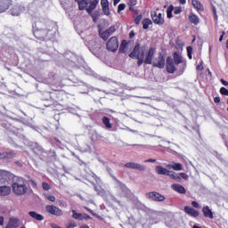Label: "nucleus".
<instances>
[{"label": "nucleus", "instance_id": "1", "mask_svg": "<svg viewBox=\"0 0 228 228\" xmlns=\"http://www.w3.org/2000/svg\"><path fill=\"white\" fill-rule=\"evenodd\" d=\"M12 191L15 195L21 197L28 193V185L26 184V179L20 177L12 184Z\"/></svg>", "mask_w": 228, "mask_h": 228}, {"label": "nucleus", "instance_id": "2", "mask_svg": "<svg viewBox=\"0 0 228 228\" xmlns=\"http://www.w3.org/2000/svg\"><path fill=\"white\" fill-rule=\"evenodd\" d=\"M78 4V10H86L89 15H92V12L97 8L99 0H75Z\"/></svg>", "mask_w": 228, "mask_h": 228}, {"label": "nucleus", "instance_id": "3", "mask_svg": "<svg viewBox=\"0 0 228 228\" xmlns=\"http://www.w3.org/2000/svg\"><path fill=\"white\" fill-rule=\"evenodd\" d=\"M118 37H111L106 43V49L109 53H117L118 51Z\"/></svg>", "mask_w": 228, "mask_h": 228}, {"label": "nucleus", "instance_id": "4", "mask_svg": "<svg viewBox=\"0 0 228 228\" xmlns=\"http://www.w3.org/2000/svg\"><path fill=\"white\" fill-rule=\"evenodd\" d=\"M151 15L154 24H157L158 26H163V24H165V18H163V14L161 12L152 11Z\"/></svg>", "mask_w": 228, "mask_h": 228}, {"label": "nucleus", "instance_id": "5", "mask_svg": "<svg viewBox=\"0 0 228 228\" xmlns=\"http://www.w3.org/2000/svg\"><path fill=\"white\" fill-rule=\"evenodd\" d=\"M45 210L49 215H53L54 216H63V210L54 205H46Z\"/></svg>", "mask_w": 228, "mask_h": 228}, {"label": "nucleus", "instance_id": "6", "mask_svg": "<svg viewBox=\"0 0 228 228\" xmlns=\"http://www.w3.org/2000/svg\"><path fill=\"white\" fill-rule=\"evenodd\" d=\"M147 199L153 200L154 202H163L165 201V196L158 191H151L146 194Z\"/></svg>", "mask_w": 228, "mask_h": 228}, {"label": "nucleus", "instance_id": "7", "mask_svg": "<svg viewBox=\"0 0 228 228\" xmlns=\"http://www.w3.org/2000/svg\"><path fill=\"white\" fill-rule=\"evenodd\" d=\"M154 54H156V48L151 47L144 56L145 65H152V60L154 58Z\"/></svg>", "mask_w": 228, "mask_h": 228}, {"label": "nucleus", "instance_id": "8", "mask_svg": "<svg viewBox=\"0 0 228 228\" xmlns=\"http://www.w3.org/2000/svg\"><path fill=\"white\" fill-rule=\"evenodd\" d=\"M117 31V28H115V26H110L109 28H107L105 31L103 32H100V38L102 40H108V38H110V37H111V35H113V33H115Z\"/></svg>", "mask_w": 228, "mask_h": 228}, {"label": "nucleus", "instance_id": "9", "mask_svg": "<svg viewBox=\"0 0 228 228\" xmlns=\"http://www.w3.org/2000/svg\"><path fill=\"white\" fill-rule=\"evenodd\" d=\"M166 69L168 74H174V72L177 70V69L175 68V65L174 64V59L170 56L167 58Z\"/></svg>", "mask_w": 228, "mask_h": 228}, {"label": "nucleus", "instance_id": "10", "mask_svg": "<svg viewBox=\"0 0 228 228\" xmlns=\"http://www.w3.org/2000/svg\"><path fill=\"white\" fill-rule=\"evenodd\" d=\"M165 55L163 53H159V57L153 61V67H156L157 69H165Z\"/></svg>", "mask_w": 228, "mask_h": 228}, {"label": "nucleus", "instance_id": "11", "mask_svg": "<svg viewBox=\"0 0 228 228\" xmlns=\"http://www.w3.org/2000/svg\"><path fill=\"white\" fill-rule=\"evenodd\" d=\"M72 218L74 220H92V217L88 216L86 213H77L76 210H72Z\"/></svg>", "mask_w": 228, "mask_h": 228}, {"label": "nucleus", "instance_id": "12", "mask_svg": "<svg viewBox=\"0 0 228 228\" xmlns=\"http://www.w3.org/2000/svg\"><path fill=\"white\" fill-rule=\"evenodd\" d=\"M142 48L140 47V43H136L133 52L129 54V58L132 60H136V58H140L142 56Z\"/></svg>", "mask_w": 228, "mask_h": 228}, {"label": "nucleus", "instance_id": "13", "mask_svg": "<svg viewBox=\"0 0 228 228\" xmlns=\"http://www.w3.org/2000/svg\"><path fill=\"white\" fill-rule=\"evenodd\" d=\"M126 168H132L133 170H139L140 172H143L145 170V167L141 164L134 162H127L125 164Z\"/></svg>", "mask_w": 228, "mask_h": 228}, {"label": "nucleus", "instance_id": "14", "mask_svg": "<svg viewBox=\"0 0 228 228\" xmlns=\"http://www.w3.org/2000/svg\"><path fill=\"white\" fill-rule=\"evenodd\" d=\"M183 211L186 213V215H189V216H192V218H197V216L200 215V212L190 206H185Z\"/></svg>", "mask_w": 228, "mask_h": 228}, {"label": "nucleus", "instance_id": "15", "mask_svg": "<svg viewBox=\"0 0 228 228\" xmlns=\"http://www.w3.org/2000/svg\"><path fill=\"white\" fill-rule=\"evenodd\" d=\"M12 6V0H0V13H4Z\"/></svg>", "mask_w": 228, "mask_h": 228}, {"label": "nucleus", "instance_id": "16", "mask_svg": "<svg viewBox=\"0 0 228 228\" xmlns=\"http://www.w3.org/2000/svg\"><path fill=\"white\" fill-rule=\"evenodd\" d=\"M202 213L205 218H209L210 220H213V218H215V216L213 215V211L211 210V208H209V206L203 207Z\"/></svg>", "mask_w": 228, "mask_h": 228}, {"label": "nucleus", "instance_id": "17", "mask_svg": "<svg viewBox=\"0 0 228 228\" xmlns=\"http://www.w3.org/2000/svg\"><path fill=\"white\" fill-rule=\"evenodd\" d=\"M172 190H174V191H176L177 193H181L182 195L186 194V189L184 188V186L179 184V183H173L171 185Z\"/></svg>", "mask_w": 228, "mask_h": 228}, {"label": "nucleus", "instance_id": "18", "mask_svg": "<svg viewBox=\"0 0 228 228\" xmlns=\"http://www.w3.org/2000/svg\"><path fill=\"white\" fill-rule=\"evenodd\" d=\"M12 193V187L7 185L0 186V197H7Z\"/></svg>", "mask_w": 228, "mask_h": 228}, {"label": "nucleus", "instance_id": "19", "mask_svg": "<svg viewBox=\"0 0 228 228\" xmlns=\"http://www.w3.org/2000/svg\"><path fill=\"white\" fill-rule=\"evenodd\" d=\"M191 4L195 10H197L198 13L200 12H204V5L199 0H191Z\"/></svg>", "mask_w": 228, "mask_h": 228}, {"label": "nucleus", "instance_id": "20", "mask_svg": "<svg viewBox=\"0 0 228 228\" xmlns=\"http://www.w3.org/2000/svg\"><path fill=\"white\" fill-rule=\"evenodd\" d=\"M188 19H189V21L191 22V24H194V26H197L200 22V19H199V16H197L193 12H191L189 14Z\"/></svg>", "mask_w": 228, "mask_h": 228}, {"label": "nucleus", "instance_id": "21", "mask_svg": "<svg viewBox=\"0 0 228 228\" xmlns=\"http://www.w3.org/2000/svg\"><path fill=\"white\" fill-rule=\"evenodd\" d=\"M167 168H169V169L172 168L173 170L179 172V171L183 170V164L172 162V164H169L167 166Z\"/></svg>", "mask_w": 228, "mask_h": 228}, {"label": "nucleus", "instance_id": "22", "mask_svg": "<svg viewBox=\"0 0 228 228\" xmlns=\"http://www.w3.org/2000/svg\"><path fill=\"white\" fill-rule=\"evenodd\" d=\"M156 172L159 175H167L168 174H170V171H168V169L163 167L162 166H157Z\"/></svg>", "mask_w": 228, "mask_h": 228}, {"label": "nucleus", "instance_id": "23", "mask_svg": "<svg viewBox=\"0 0 228 228\" xmlns=\"http://www.w3.org/2000/svg\"><path fill=\"white\" fill-rule=\"evenodd\" d=\"M19 227V219L17 218H10L5 228H17Z\"/></svg>", "mask_w": 228, "mask_h": 228}, {"label": "nucleus", "instance_id": "24", "mask_svg": "<svg viewBox=\"0 0 228 228\" xmlns=\"http://www.w3.org/2000/svg\"><path fill=\"white\" fill-rule=\"evenodd\" d=\"M15 156V153L13 151H5L2 152L0 151V159H7L8 158H13Z\"/></svg>", "mask_w": 228, "mask_h": 228}, {"label": "nucleus", "instance_id": "25", "mask_svg": "<svg viewBox=\"0 0 228 228\" xmlns=\"http://www.w3.org/2000/svg\"><path fill=\"white\" fill-rule=\"evenodd\" d=\"M29 216H31V218H34L35 220H38L39 222H42V220H44V216L35 212V211H30L28 213Z\"/></svg>", "mask_w": 228, "mask_h": 228}, {"label": "nucleus", "instance_id": "26", "mask_svg": "<svg viewBox=\"0 0 228 228\" xmlns=\"http://www.w3.org/2000/svg\"><path fill=\"white\" fill-rule=\"evenodd\" d=\"M173 58H174L173 61L175 63V65H180V63H183V57L179 55V53L175 52L173 54Z\"/></svg>", "mask_w": 228, "mask_h": 228}, {"label": "nucleus", "instance_id": "27", "mask_svg": "<svg viewBox=\"0 0 228 228\" xmlns=\"http://www.w3.org/2000/svg\"><path fill=\"white\" fill-rule=\"evenodd\" d=\"M145 52H142L141 56L140 57H136L135 60H138L137 64L138 67H142V65H143V63H145Z\"/></svg>", "mask_w": 228, "mask_h": 228}, {"label": "nucleus", "instance_id": "28", "mask_svg": "<svg viewBox=\"0 0 228 228\" xmlns=\"http://www.w3.org/2000/svg\"><path fill=\"white\" fill-rule=\"evenodd\" d=\"M102 124H104L107 129H111L113 127V125H111L110 123V118L106 116L102 118Z\"/></svg>", "mask_w": 228, "mask_h": 228}, {"label": "nucleus", "instance_id": "29", "mask_svg": "<svg viewBox=\"0 0 228 228\" xmlns=\"http://www.w3.org/2000/svg\"><path fill=\"white\" fill-rule=\"evenodd\" d=\"M168 177H170L171 179H174L175 181H177V183H181L182 179L179 175H177L176 173L169 171L168 173Z\"/></svg>", "mask_w": 228, "mask_h": 228}, {"label": "nucleus", "instance_id": "30", "mask_svg": "<svg viewBox=\"0 0 228 228\" xmlns=\"http://www.w3.org/2000/svg\"><path fill=\"white\" fill-rule=\"evenodd\" d=\"M152 24V20L149 18H145L142 20V28L144 29H149V27Z\"/></svg>", "mask_w": 228, "mask_h": 228}, {"label": "nucleus", "instance_id": "31", "mask_svg": "<svg viewBox=\"0 0 228 228\" xmlns=\"http://www.w3.org/2000/svg\"><path fill=\"white\" fill-rule=\"evenodd\" d=\"M127 49V41L126 39L122 40L120 46H119V53H126V50Z\"/></svg>", "mask_w": 228, "mask_h": 228}, {"label": "nucleus", "instance_id": "32", "mask_svg": "<svg viewBox=\"0 0 228 228\" xmlns=\"http://www.w3.org/2000/svg\"><path fill=\"white\" fill-rule=\"evenodd\" d=\"M11 14L14 17H19V15H20V8L17 6L13 7L12 9H11Z\"/></svg>", "mask_w": 228, "mask_h": 228}, {"label": "nucleus", "instance_id": "33", "mask_svg": "<svg viewBox=\"0 0 228 228\" xmlns=\"http://www.w3.org/2000/svg\"><path fill=\"white\" fill-rule=\"evenodd\" d=\"M172 12H174V5H169L167 9V19H172L174 17Z\"/></svg>", "mask_w": 228, "mask_h": 228}, {"label": "nucleus", "instance_id": "34", "mask_svg": "<svg viewBox=\"0 0 228 228\" xmlns=\"http://www.w3.org/2000/svg\"><path fill=\"white\" fill-rule=\"evenodd\" d=\"M192 54H193V47L188 46L187 47V55H188L189 60H193Z\"/></svg>", "mask_w": 228, "mask_h": 228}, {"label": "nucleus", "instance_id": "35", "mask_svg": "<svg viewBox=\"0 0 228 228\" xmlns=\"http://www.w3.org/2000/svg\"><path fill=\"white\" fill-rule=\"evenodd\" d=\"M44 195H45V199H47V200H50V202H56V197L47 194V193H45Z\"/></svg>", "mask_w": 228, "mask_h": 228}, {"label": "nucleus", "instance_id": "36", "mask_svg": "<svg viewBox=\"0 0 228 228\" xmlns=\"http://www.w3.org/2000/svg\"><path fill=\"white\" fill-rule=\"evenodd\" d=\"M143 19V16L142 14H139L137 15L134 21V24H136L138 26V24H140V22H142V20Z\"/></svg>", "mask_w": 228, "mask_h": 228}, {"label": "nucleus", "instance_id": "37", "mask_svg": "<svg viewBox=\"0 0 228 228\" xmlns=\"http://www.w3.org/2000/svg\"><path fill=\"white\" fill-rule=\"evenodd\" d=\"M42 188L45 191H49V190H51V185H49V183H47V182H43Z\"/></svg>", "mask_w": 228, "mask_h": 228}, {"label": "nucleus", "instance_id": "38", "mask_svg": "<svg viewBox=\"0 0 228 228\" xmlns=\"http://www.w3.org/2000/svg\"><path fill=\"white\" fill-rule=\"evenodd\" d=\"M102 8H106L110 6V2L108 0H101Z\"/></svg>", "mask_w": 228, "mask_h": 228}, {"label": "nucleus", "instance_id": "39", "mask_svg": "<svg viewBox=\"0 0 228 228\" xmlns=\"http://www.w3.org/2000/svg\"><path fill=\"white\" fill-rule=\"evenodd\" d=\"M220 94H221V95H226V96H228V89L225 88V87H221V88H220Z\"/></svg>", "mask_w": 228, "mask_h": 228}, {"label": "nucleus", "instance_id": "40", "mask_svg": "<svg viewBox=\"0 0 228 228\" xmlns=\"http://www.w3.org/2000/svg\"><path fill=\"white\" fill-rule=\"evenodd\" d=\"M123 10H126V4H120L118 6V13H120V12H123Z\"/></svg>", "mask_w": 228, "mask_h": 228}, {"label": "nucleus", "instance_id": "41", "mask_svg": "<svg viewBox=\"0 0 228 228\" xmlns=\"http://www.w3.org/2000/svg\"><path fill=\"white\" fill-rule=\"evenodd\" d=\"M175 15H179V13H181V12H183V9L181 7H175L173 10Z\"/></svg>", "mask_w": 228, "mask_h": 228}, {"label": "nucleus", "instance_id": "42", "mask_svg": "<svg viewBox=\"0 0 228 228\" xmlns=\"http://www.w3.org/2000/svg\"><path fill=\"white\" fill-rule=\"evenodd\" d=\"M102 10L104 15H110V6H108V7H102Z\"/></svg>", "mask_w": 228, "mask_h": 228}, {"label": "nucleus", "instance_id": "43", "mask_svg": "<svg viewBox=\"0 0 228 228\" xmlns=\"http://www.w3.org/2000/svg\"><path fill=\"white\" fill-rule=\"evenodd\" d=\"M28 183H30L32 188L34 189L38 188V185L37 184V182H35V180H29Z\"/></svg>", "mask_w": 228, "mask_h": 228}, {"label": "nucleus", "instance_id": "44", "mask_svg": "<svg viewBox=\"0 0 228 228\" xmlns=\"http://www.w3.org/2000/svg\"><path fill=\"white\" fill-rule=\"evenodd\" d=\"M136 3L137 1L136 0H130L127 4L128 6H136Z\"/></svg>", "mask_w": 228, "mask_h": 228}, {"label": "nucleus", "instance_id": "45", "mask_svg": "<svg viewBox=\"0 0 228 228\" xmlns=\"http://www.w3.org/2000/svg\"><path fill=\"white\" fill-rule=\"evenodd\" d=\"M74 227H77V224L76 223H74V222H71L70 224H69L67 225L66 228H74Z\"/></svg>", "mask_w": 228, "mask_h": 228}, {"label": "nucleus", "instance_id": "46", "mask_svg": "<svg viewBox=\"0 0 228 228\" xmlns=\"http://www.w3.org/2000/svg\"><path fill=\"white\" fill-rule=\"evenodd\" d=\"M197 70H204V65H202V62H200L197 67H196Z\"/></svg>", "mask_w": 228, "mask_h": 228}, {"label": "nucleus", "instance_id": "47", "mask_svg": "<svg viewBox=\"0 0 228 228\" xmlns=\"http://www.w3.org/2000/svg\"><path fill=\"white\" fill-rule=\"evenodd\" d=\"M191 206L196 208H200V205L197 201H191Z\"/></svg>", "mask_w": 228, "mask_h": 228}, {"label": "nucleus", "instance_id": "48", "mask_svg": "<svg viewBox=\"0 0 228 228\" xmlns=\"http://www.w3.org/2000/svg\"><path fill=\"white\" fill-rule=\"evenodd\" d=\"M86 209L88 211V213H90L91 215H93V216H97V218H99L98 215L95 214V213H94V210H92V209H90V208H86Z\"/></svg>", "mask_w": 228, "mask_h": 228}, {"label": "nucleus", "instance_id": "49", "mask_svg": "<svg viewBox=\"0 0 228 228\" xmlns=\"http://www.w3.org/2000/svg\"><path fill=\"white\" fill-rule=\"evenodd\" d=\"M144 163H156V159H149L145 160Z\"/></svg>", "mask_w": 228, "mask_h": 228}, {"label": "nucleus", "instance_id": "50", "mask_svg": "<svg viewBox=\"0 0 228 228\" xmlns=\"http://www.w3.org/2000/svg\"><path fill=\"white\" fill-rule=\"evenodd\" d=\"M180 177H182V179H188V175H186V173H180Z\"/></svg>", "mask_w": 228, "mask_h": 228}, {"label": "nucleus", "instance_id": "51", "mask_svg": "<svg viewBox=\"0 0 228 228\" xmlns=\"http://www.w3.org/2000/svg\"><path fill=\"white\" fill-rule=\"evenodd\" d=\"M221 83H222V85H224V86H228V82H227V80H225V79H224V78H221Z\"/></svg>", "mask_w": 228, "mask_h": 228}, {"label": "nucleus", "instance_id": "52", "mask_svg": "<svg viewBox=\"0 0 228 228\" xmlns=\"http://www.w3.org/2000/svg\"><path fill=\"white\" fill-rule=\"evenodd\" d=\"M214 102H216V104L220 103V96H216V97L214 98Z\"/></svg>", "mask_w": 228, "mask_h": 228}, {"label": "nucleus", "instance_id": "53", "mask_svg": "<svg viewBox=\"0 0 228 228\" xmlns=\"http://www.w3.org/2000/svg\"><path fill=\"white\" fill-rule=\"evenodd\" d=\"M224 37H225V31L222 32V35L219 37V42H222V40H224Z\"/></svg>", "mask_w": 228, "mask_h": 228}, {"label": "nucleus", "instance_id": "54", "mask_svg": "<svg viewBox=\"0 0 228 228\" xmlns=\"http://www.w3.org/2000/svg\"><path fill=\"white\" fill-rule=\"evenodd\" d=\"M4 217L0 216V225H4Z\"/></svg>", "mask_w": 228, "mask_h": 228}, {"label": "nucleus", "instance_id": "55", "mask_svg": "<svg viewBox=\"0 0 228 228\" xmlns=\"http://www.w3.org/2000/svg\"><path fill=\"white\" fill-rule=\"evenodd\" d=\"M129 38H134V31L129 33Z\"/></svg>", "mask_w": 228, "mask_h": 228}, {"label": "nucleus", "instance_id": "56", "mask_svg": "<svg viewBox=\"0 0 228 228\" xmlns=\"http://www.w3.org/2000/svg\"><path fill=\"white\" fill-rule=\"evenodd\" d=\"M118 184H119V186H124V183H122V182H120V180L116 179Z\"/></svg>", "mask_w": 228, "mask_h": 228}, {"label": "nucleus", "instance_id": "57", "mask_svg": "<svg viewBox=\"0 0 228 228\" xmlns=\"http://www.w3.org/2000/svg\"><path fill=\"white\" fill-rule=\"evenodd\" d=\"M214 15H215V20H218V16L216 15V11L214 10Z\"/></svg>", "mask_w": 228, "mask_h": 228}, {"label": "nucleus", "instance_id": "58", "mask_svg": "<svg viewBox=\"0 0 228 228\" xmlns=\"http://www.w3.org/2000/svg\"><path fill=\"white\" fill-rule=\"evenodd\" d=\"M118 3H120V0H114V6H117V4H118Z\"/></svg>", "mask_w": 228, "mask_h": 228}, {"label": "nucleus", "instance_id": "59", "mask_svg": "<svg viewBox=\"0 0 228 228\" xmlns=\"http://www.w3.org/2000/svg\"><path fill=\"white\" fill-rule=\"evenodd\" d=\"M180 4H184L186 3V0H179Z\"/></svg>", "mask_w": 228, "mask_h": 228}, {"label": "nucleus", "instance_id": "60", "mask_svg": "<svg viewBox=\"0 0 228 228\" xmlns=\"http://www.w3.org/2000/svg\"><path fill=\"white\" fill-rule=\"evenodd\" d=\"M129 11L130 12H134V6H129Z\"/></svg>", "mask_w": 228, "mask_h": 228}, {"label": "nucleus", "instance_id": "61", "mask_svg": "<svg viewBox=\"0 0 228 228\" xmlns=\"http://www.w3.org/2000/svg\"><path fill=\"white\" fill-rule=\"evenodd\" d=\"M92 17H93L94 22H95L97 20V17H95V15H92Z\"/></svg>", "mask_w": 228, "mask_h": 228}, {"label": "nucleus", "instance_id": "62", "mask_svg": "<svg viewBox=\"0 0 228 228\" xmlns=\"http://www.w3.org/2000/svg\"><path fill=\"white\" fill-rule=\"evenodd\" d=\"M80 228H90V226L85 224V225L80 226Z\"/></svg>", "mask_w": 228, "mask_h": 228}, {"label": "nucleus", "instance_id": "63", "mask_svg": "<svg viewBox=\"0 0 228 228\" xmlns=\"http://www.w3.org/2000/svg\"><path fill=\"white\" fill-rule=\"evenodd\" d=\"M132 147H140V144H133Z\"/></svg>", "mask_w": 228, "mask_h": 228}]
</instances>
